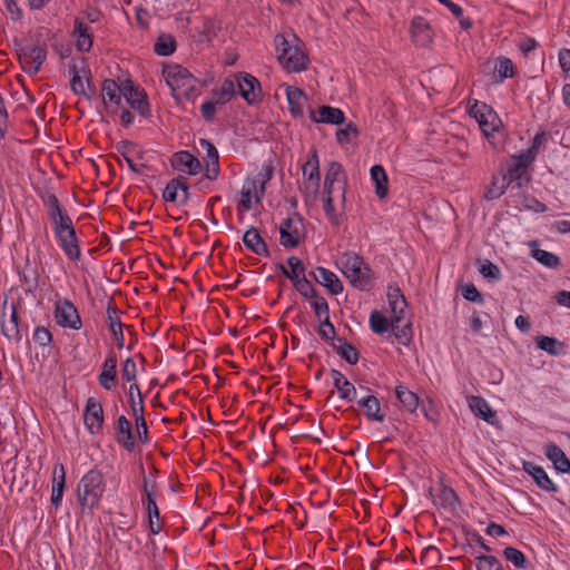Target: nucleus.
I'll return each mask as SVG.
<instances>
[{
  "mask_svg": "<svg viewBox=\"0 0 570 570\" xmlns=\"http://www.w3.org/2000/svg\"><path fill=\"white\" fill-rule=\"evenodd\" d=\"M346 183L343 166L337 161H331L324 178L322 200L324 212L334 225L340 224L345 208Z\"/></svg>",
  "mask_w": 570,
  "mask_h": 570,
  "instance_id": "nucleus-1",
  "label": "nucleus"
},
{
  "mask_svg": "<svg viewBox=\"0 0 570 570\" xmlns=\"http://www.w3.org/2000/svg\"><path fill=\"white\" fill-rule=\"evenodd\" d=\"M47 205L49 219L59 246L69 259L78 261L80 247L70 216L61 208L55 196L49 197Z\"/></svg>",
  "mask_w": 570,
  "mask_h": 570,
  "instance_id": "nucleus-2",
  "label": "nucleus"
},
{
  "mask_svg": "<svg viewBox=\"0 0 570 570\" xmlns=\"http://www.w3.org/2000/svg\"><path fill=\"white\" fill-rule=\"evenodd\" d=\"M163 78L171 91L173 98L181 104L195 101L200 94L199 81L186 68L171 63L163 68Z\"/></svg>",
  "mask_w": 570,
  "mask_h": 570,
  "instance_id": "nucleus-3",
  "label": "nucleus"
},
{
  "mask_svg": "<svg viewBox=\"0 0 570 570\" xmlns=\"http://www.w3.org/2000/svg\"><path fill=\"white\" fill-rule=\"evenodd\" d=\"M274 45L278 62L289 72H299L307 66V56L294 35H277Z\"/></svg>",
  "mask_w": 570,
  "mask_h": 570,
  "instance_id": "nucleus-4",
  "label": "nucleus"
},
{
  "mask_svg": "<svg viewBox=\"0 0 570 570\" xmlns=\"http://www.w3.org/2000/svg\"><path fill=\"white\" fill-rule=\"evenodd\" d=\"M336 266L354 287L361 291H368L372 287V272L357 254L343 253L337 258Z\"/></svg>",
  "mask_w": 570,
  "mask_h": 570,
  "instance_id": "nucleus-5",
  "label": "nucleus"
},
{
  "mask_svg": "<svg viewBox=\"0 0 570 570\" xmlns=\"http://www.w3.org/2000/svg\"><path fill=\"white\" fill-rule=\"evenodd\" d=\"M106 490L104 475L98 470L88 471L77 487V499L81 508L92 512L100 503Z\"/></svg>",
  "mask_w": 570,
  "mask_h": 570,
  "instance_id": "nucleus-6",
  "label": "nucleus"
},
{
  "mask_svg": "<svg viewBox=\"0 0 570 570\" xmlns=\"http://www.w3.org/2000/svg\"><path fill=\"white\" fill-rule=\"evenodd\" d=\"M469 114L478 122L489 144L495 146V135L503 128V122L497 111L485 102L474 100L469 105Z\"/></svg>",
  "mask_w": 570,
  "mask_h": 570,
  "instance_id": "nucleus-7",
  "label": "nucleus"
},
{
  "mask_svg": "<svg viewBox=\"0 0 570 570\" xmlns=\"http://www.w3.org/2000/svg\"><path fill=\"white\" fill-rule=\"evenodd\" d=\"M268 173H257L256 175L248 176L240 189V200L238 209L252 210L256 208L265 194V185L269 180Z\"/></svg>",
  "mask_w": 570,
  "mask_h": 570,
  "instance_id": "nucleus-8",
  "label": "nucleus"
},
{
  "mask_svg": "<svg viewBox=\"0 0 570 570\" xmlns=\"http://www.w3.org/2000/svg\"><path fill=\"white\" fill-rule=\"evenodd\" d=\"M302 176L304 194L315 199L320 193L321 186L320 158L316 151H313L302 166Z\"/></svg>",
  "mask_w": 570,
  "mask_h": 570,
  "instance_id": "nucleus-9",
  "label": "nucleus"
},
{
  "mask_svg": "<svg viewBox=\"0 0 570 570\" xmlns=\"http://www.w3.org/2000/svg\"><path fill=\"white\" fill-rule=\"evenodd\" d=\"M53 316L60 327L76 331L81 328L79 313L76 306L68 299H58L55 303Z\"/></svg>",
  "mask_w": 570,
  "mask_h": 570,
  "instance_id": "nucleus-10",
  "label": "nucleus"
},
{
  "mask_svg": "<svg viewBox=\"0 0 570 570\" xmlns=\"http://www.w3.org/2000/svg\"><path fill=\"white\" fill-rule=\"evenodd\" d=\"M105 423L104 409L98 399L95 396L88 397L83 411V424L86 430L91 435H97L102 432Z\"/></svg>",
  "mask_w": 570,
  "mask_h": 570,
  "instance_id": "nucleus-11",
  "label": "nucleus"
},
{
  "mask_svg": "<svg viewBox=\"0 0 570 570\" xmlns=\"http://www.w3.org/2000/svg\"><path fill=\"white\" fill-rule=\"evenodd\" d=\"M232 78L235 80V88H238L239 95L247 104L254 105L262 100L261 83L254 76L244 72Z\"/></svg>",
  "mask_w": 570,
  "mask_h": 570,
  "instance_id": "nucleus-12",
  "label": "nucleus"
},
{
  "mask_svg": "<svg viewBox=\"0 0 570 570\" xmlns=\"http://www.w3.org/2000/svg\"><path fill=\"white\" fill-rule=\"evenodd\" d=\"M122 100L141 116L149 112V104L142 90L130 82H122Z\"/></svg>",
  "mask_w": 570,
  "mask_h": 570,
  "instance_id": "nucleus-13",
  "label": "nucleus"
},
{
  "mask_svg": "<svg viewBox=\"0 0 570 570\" xmlns=\"http://www.w3.org/2000/svg\"><path fill=\"white\" fill-rule=\"evenodd\" d=\"M281 88L284 89L291 115L295 118L303 117L307 104V96L305 92L297 87L285 83H283Z\"/></svg>",
  "mask_w": 570,
  "mask_h": 570,
  "instance_id": "nucleus-14",
  "label": "nucleus"
},
{
  "mask_svg": "<svg viewBox=\"0 0 570 570\" xmlns=\"http://www.w3.org/2000/svg\"><path fill=\"white\" fill-rule=\"evenodd\" d=\"M387 304L393 324H400L404 320L406 301L397 286L389 285Z\"/></svg>",
  "mask_w": 570,
  "mask_h": 570,
  "instance_id": "nucleus-15",
  "label": "nucleus"
},
{
  "mask_svg": "<svg viewBox=\"0 0 570 570\" xmlns=\"http://www.w3.org/2000/svg\"><path fill=\"white\" fill-rule=\"evenodd\" d=\"M47 53L46 50L41 47L33 46L27 49H23L20 55V61L22 63L23 70L29 75H36L46 60Z\"/></svg>",
  "mask_w": 570,
  "mask_h": 570,
  "instance_id": "nucleus-16",
  "label": "nucleus"
},
{
  "mask_svg": "<svg viewBox=\"0 0 570 570\" xmlns=\"http://www.w3.org/2000/svg\"><path fill=\"white\" fill-rule=\"evenodd\" d=\"M102 99L110 112H117L122 105V83L118 85L112 79H106L101 87Z\"/></svg>",
  "mask_w": 570,
  "mask_h": 570,
  "instance_id": "nucleus-17",
  "label": "nucleus"
},
{
  "mask_svg": "<svg viewBox=\"0 0 570 570\" xmlns=\"http://www.w3.org/2000/svg\"><path fill=\"white\" fill-rule=\"evenodd\" d=\"M301 238V222L297 218H286L279 225V242L284 247H295Z\"/></svg>",
  "mask_w": 570,
  "mask_h": 570,
  "instance_id": "nucleus-18",
  "label": "nucleus"
},
{
  "mask_svg": "<svg viewBox=\"0 0 570 570\" xmlns=\"http://www.w3.org/2000/svg\"><path fill=\"white\" fill-rule=\"evenodd\" d=\"M469 409L478 417L482 419L487 423L494 425L498 422L497 413L492 410L489 402L476 395L468 396L466 399Z\"/></svg>",
  "mask_w": 570,
  "mask_h": 570,
  "instance_id": "nucleus-19",
  "label": "nucleus"
},
{
  "mask_svg": "<svg viewBox=\"0 0 570 570\" xmlns=\"http://www.w3.org/2000/svg\"><path fill=\"white\" fill-rule=\"evenodd\" d=\"M173 167L180 173L188 175H197L202 170V165L189 151H178L171 158Z\"/></svg>",
  "mask_w": 570,
  "mask_h": 570,
  "instance_id": "nucleus-20",
  "label": "nucleus"
},
{
  "mask_svg": "<svg viewBox=\"0 0 570 570\" xmlns=\"http://www.w3.org/2000/svg\"><path fill=\"white\" fill-rule=\"evenodd\" d=\"M309 118L318 124L342 125L345 120V115L340 108L321 106L316 111H309Z\"/></svg>",
  "mask_w": 570,
  "mask_h": 570,
  "instance_id": "nucleus-21",
  "label": "nucleus"
},
{
  "mask_svg": "<svg viewBox=\"0 0 570 570\" xmlns=\"http://www.w3.org/2000/svg\"><path fill=\"white\" fill-rule=\"evenodd\" d=\"M163 199L166 203L184 205L188 199V186L181 179H171L163 191Z\"/></svg>",
  "mask_w": 570,
  "mask_h": 570,
  "instance_id": "nucleus-22",
  "label": "nucleus"
},
{
  "mask_svg": "<svg viewBox=\"0 0 570 570\" xmlns=\"http://www.w3.org/2000/svg\"><path fill=\"white\" fill-rule=\"evenodd\" d=\"M200 147L206 151L205 157V176L209 180H215L219 176V155L216 147L206 139H200Z\"/></svg>",
  "mask_w": 570,
  "mask_h": 570,
  "instance_id": "nucleus-23",
  "label": "nucleus"
},
{
  "mask_svg": "<svg viewBox=\"0 0 570 570\" xmlns=\"http://www.w3.org/2000/svg\"><path fill=\"white\" fill-rule=\"evenodd\" d=\"M72 37L78 51L88 52L92 47V33L88 24L80 18L73 21Z\"/></svg>",
  "mask_w": 570,
  "mask_h": 570,
  "instance_id": "nucleus-24",
  "label": "nucleus"
},
{
  "mask_svg": "<svg viewBox=\"0 0 570 570\" xmlns=\"http://www.w3.org/2000/svg\"><path fill=\"white\" fill-rule=\"evenodd\" d=\"M115 430L117 442L127 451H132L136 446V441L132 433L131 423L124 414L117 417Z\"/></svg>",
  "mask_w": 570,
  "mask_h": 570,
  "instance_id": "nucleus-25",
  "label": "nucleus"
},
{
  "mask_svg": "<svg viewBox=\"0 0 570 570\" xmlns=\"http://www.w3.org/2000/svg\"><path fill=\"white\" fill-rule=\"evenodd\" d=\"M363 414L368 421L382 423L385 419V412L382 410L379 399L368 394L357 401Z\"/></svg>",
  "mask_w": 570,
  "mask_h": 570,
  "instance_id": "nucleus-26",
  "label": "nucleus"
},
{
  "mask_svg": "<svg viewBox=\"0 0 570 570\" xmlns=\"http://www.w3.org/2000/svg\"><path fill=\"white\" fill-rule=\"evenodd\" d=\"M100 386L106 391H111L117 384V360L114 355H108L98 375Z\"/></svg>",
  "mask_w": 570,
  "mask_h": 570,
  "instance_id": "nucleus-27",
  "label": "nucleus"
},
{
  "mask_svg": "<svg viewBox=\"0 0 570 570\" xmlns=\"http://www.w3.org/2000/svg\"><path fill=\"white\" fill-rule=\"evenodd\" d=\"M523 471L532 476L533 481L540 489L547 492H557V485L541 466L531 462H524Z\"/></svg>",
  "mask_w": 570,
  "mask_h": 570,
  "instance_id": "nucleus-28",
  "label": "nucleus"
},
{
  "mask_svg": "<svg viewBox=\"0 0 570 570\" xmlns=\"http://www.w3.org/2000/svg\"><path fill=\"white\" fill-rule=\"evenodd\" d=\"M314 278L334 295L343 292V284L337 275L325 267H317L314 272Z\"/></svg>",
  "mask_w": 570,
  "mask_h": 570,
  "instance_id": "nucleus-29",
  "label": "nucleus"
},
{
  "mask_svg": "<svg viewBox=\"0 0 570 570\" xmlns=\"http://www.w3.org/2000/svg\"><path fill=\"white\" fill-rule=\"evenodd\" d=\"M235 92V80L233 78H226L219 86L212 90L209 98L220 108L233 99Z\"/></svg>",
  "mask_w": 570,
  "mask_h": 570,
  "instance_id": "nucleus-30",
  "label": "nucleus"
},
{
  "mask_svg": "<svg viewBox=\"0 0 570 570\" xmlns=\"http://www.w3.org/2000/svg\"><path fill=\"white\" fill-rule=\"evenodd\" d=\"M547 459L553 464V468L560 473L570 472V461L564 452L554 443H549L544 448Z\"/></svg>",
  "mask_w": 570,
  "mask_h": 570,
  "instance_id": "nucleus-31",
  "label": "nucleus"
},
{
  "mask_svg": "<svg viewBox=\"0 0 570 570\" xmlns=\"http://www.w3.org/2000/svg\"><path fill=\"white\" fill-rule=\"evenodd\" d=\"M331 377L337 390L340 399L344 401H353L356 397L355 386L337 370H332Z\"/></svg>",
  "mask_w": 570,
  "mask_h": 570,
  "instance_id": "nucleus-32",
  "label": "nucleus"
},
{
  "mask_svg": "<svg viewBox=\"0 0 570 570\" xmlns=\"http://www.w3.org/2000/svg\"><path fill=\"white\" fill-rule=\"evenodd\" d=\"M412 40L420 45L425 46L431 40V30L426 20L422 17H414L410 28Z\"/></svg>",
  "mask_w": 570,
  "mask_h": 570,
  "instance_id": "nucleus-33",
  "label": "nucleus"
},
{
  "mask_svg": "<svg viewBox=\"0 0 570 570\" xmlns=\"http://www.w3.org/2000/svg\"><path fill=\"white\" fill-rule=\"evenodd\" d=\"M66 483V471L62 464H57L53 469V478H52V493H51V503L55 507H59L61 504L65 491Z\"/></svg>",
  "mask_w": 570,
  "mask_h": 570,
  "instance_id": "nucleus-34",
  "label": "nucleus"
},
{
  "mask_svg": "<svg viewBox=\"0 0 570 570\" xmlns=\"http://www.w3.org/2000/svg\"><path fill=\"white\" fill-rule=\"evenodd\" d=\"M245 246L257 255H266L267 247L258 230L254 227L247 229L243 235Z\"/></svg>",
  "mask_w": 570,
  "mask_h": 570,
  "instance_id": "nucleus-35",
  "label": "nucleus"
},
{
  "mask_svg": "<svg viewBox=\"0 0 570 570\" xmlns=\"http://www.w3.org/2000/svg\"><path fill=\"white\" fill-rule=\"evenodd\" d=\"M395 394L397 400L406 411H409L410 413H414L417 410L420 405V399L414 392L410 391L405 385H396Z\"/></svg>",
  "mask_w": 570,
  "mask_h": 570,
  "instance_id": "nucleus-36",
  "label": "nucleus"
},
{
  "mask_svg": "<svg viewBox=\"0 0 570 570\" xmlns=\"http://www.w3.org/2000/svg\"><path fill=\"white\" fill-rule=\"evenodd\" d=\"M2 334L10 341H18L20 338L19 321L16 306H10V315L8 318L2 320L1 324Z\"/></svg>",
  "mask_w": 570,
  "mask_h": 570,
  "instance_id": "nucleus-37",
  "label": "nucleus"
},
{
  "mask_svg": "<svg viewBox=\"0 0 570 570\" xmlns=\"http://www.w3.org/2000/svg\"><path fill=\"white\" fill-rule=\"evenodd\" d=\"M371 179L375 185V194L379 198L387 195V175L381 165H374L370 169Z\"/></svg>",
  "mask_w": 570,
  "mask_h": 570,
  "instance_id": "nucleus-38",
  "label": "nucleus"
},
{
  "mask_svg": "<svg viewBox=\"0 0 570 570\" xmlns=\"http://www.w3.org/2000/svg\"><path fill=\"white\" fill-rule=\"evenodd\" d=\"M371 330L379 334L383 335L387 333L390 330L394 328L395 324H393L392 318H387L382 312L374 311L370 314L368 318Z\"/></svg>",
  "mask_w": 570,
  "mask_h": 570,
  "instance_id": "nucleus-39",
  "label": "nucleus"
},
{
  "mask_svg": "<svg viewBox=\"0 0 570 570\" xmlns=\"http://www.w3.org/2000/svg\"><path fill=\"white\" fill-rule=\"evenodd\" d=\"M538 348L547 352L552 356L560 355L564 350V344L554 337L540 335L535 338Z\"/></svg>",
  "mask_w": 570,
  "mask_h": 570,
  "instance_id": "nucleus-40",
  "label": "nucleus"
},
{
  "mask_svg": "<svg viewBox=\"0 0 570 570\" xmlns=\"http://www.w3.org/2000/svg\"><path fill=\"white\" fill-rule=\"evenodd\" d=\"M128 402L130 405L132 417L144 415V400L141 396L139 385L137 383H132L129 385Z\"/></svg>",
  "mask_w": 570,
  "mask_h": 570,
  "instance_id": "nucleus-41",
  "label": "nucleus"
},
{
  "mask_svg": "<svg viewBox=\"0 0 570 570\" xmlns=\"http://www.w3.org/2000/svg\"><path fill=\"white\" fill-rule=\"evenodd\" d=\"M511 181L504 174L493 177L491 185L489 186L485 197L490 200L500 198L509 187Z\"/></svg>",
  "mask_w": 570,
  "mask_h": 570,
  "instance_id": "nucleus-42",
  "label": "nucleus"
},
{
  "mask_svg": "<svg viewBox=\"0 0 570 570\" xmlns=\"http://www.w3.org/2000/svg\"><path fill=\"white\" fill-rule=\"evenodd\" d=\"M108 321H109V330L111 332V335L114 340L117 343L118 348H124L125 346V336L122 331V323L120 322L119 317L116 315L115 309L108 308Z\"/></svg>",
  "mask_w": 570,
  "mask_h": 570,
  "instance_id": "nucleus-43",
  "label": "nucleus"
},
{
  "mask_svg": "<svg viewBox=\"0 0 570 570\" xmlns=\"http://www.w3.org/2000/svg\"><path fill=\"white\" fill-rule=\"evenodd\" d=\"M282 271L292 282L305 276V266L296 256H289L286 266H282Z\"/></svg>",
  "mask_w": 570,
  "mask_h": 570,
  "instance_id": "nucleus-44",
  "label": "nucleus"
},
{
  "mask_svg": "<svg viewBox=\"0 0 570 570\" xmlns=\"http://www.w3.org/2000/svg\"><path fill=\"white\" fill-rule=\"evenodd\" d=\"M82 63H83L82 60L81 61L73 60L71 62V65L69 66V72L71 75L70 87H71V90L76 95H85L86 94V81L79 73V71H80L79 65H82Z\"/></svg>",
  "mask_w": 570,
  "mask_h": 570,
  "instance_id": "nucleus-45",
  "label": "nucleus"
},
{
  "mask_svg": "<svg viewBox=\"0 0 570 570\" xmlns=\"http://www.w3.org/2000/svg\"><path fill=\"white\" fill-rule=\"evenodd\" d=\"M136 523L134 513L118 512L114 520L115 532L127 533Z\"/></svg>",
  "mask_w": 570,
  "mask_h": 570,
  "instance_id": "nucleus-46",
  "label": "nucleus"
},
{
  "mask_svg": "<svg viewBox=\"0 0 570 570\" xmlns=\"http://www.w3.org/2000/svg\"><path fill=\"white\" fill-rule=\"evenodd\" d=\"M532 257L548 268H556L560 264L557 255L540 248L532 249Z\"/></svg>",
  "mask_w": 570,
  "mask_h": 570,
  "instance_id": "nucleus-47",
  "label": "nucleus"
},
{
  "mask_svg": "<svg viewBox=\"0 0 570 570\" xmlns=\"http://www.w3.org/2000/svg\"><path fill=\"white\" fill-rule=\"evenodd\" d=\"M175 40L168 35L160 36L154 46L155 52L161 57L170 56L175 51Z\"/></svg>",
  "mask_w": 570,
  "mask_h": 570,
  "instance_id": "nucleus-48",
  "label": "nucleus"
},
{
  "mask_svg": "<svg viewBox=\"0 0 570 570\" xmlns=\"http://www.w3.org/2000/svg\"><path fill=\"white\" fill-rule=\"evenodd\" d=\"M494 70L499 77V81H503L514 75V66L509 58H499L494 66Z\"/></svg>",
  "mask_w": 570,
  "mask_h": 570,
  "instance_id": "nucleus-49",
  "label": "nucleus"
},
{
  "mask_svg": "<svg viewBox=\"0 0 570 570\" xmlns=\"http://www.w3.org/2000/svg\"><path fill=\"white\" fill-rule=\"evenodd\" d=\"M395 341L403 346H407L412 341V327L410 323L404 325L395 324L394 328H392Z\"/></svg>",
  "mask_w": 570,
  "mask_h": 570,
  "instance_id": "nucleus-50",
  "label": "nucleus"
},
{
  "mask_svg": "<svg viewBox=\"0 0 570 570\" xmlns=\"http://www.w3.org/2000/svg\"><path fill=\"white\" fill-rule=\"evenodd\" d=\"M504 558L511 562L515 568L523 569L527 564L525 556L522 551L508 547L503 550Z\"/></svg>",
  "mask_w": 570,
  "mask_h": 570,
  "instance_id": "nucleus-51",
  "label": "nucleus"
},
{
  "mask_svg": "<svg viewBox=\"0 0 570 570\" xmlns=\"http://www.w3.org/2000/svg\"><path fill=\"white\" fill-rule=\"evenodd\" d=\"M309 305L315 312L318 320H323L324 317L330 316L328 315V304L325 301V298L318 296L317 294H314L312 297L308 298Z\"/></svg>",
  "mask_w": 570,
  "mask_h": 570,
  "instance_id": "nucleus-52",
  "label": "nucleus"
},
{
  "mask_svg": "<svg viewBox=\"0 0 570 570\" xmlns=\"http://www.w3.org/2000/svg\"><path fill=\"white\" fill-rule=\"evenodd\" d=\"M147 514L149 529L153 534H158L161 531V524L159 522V510L156 503L147 504Z\"/></svg>",
  "mask_w": 570,
  "mask_h": 570,
  "instance_id": "nucleus-53",
  "label": "nucleus"
},
{
  "mask_svg": "<svg viewBox=\"0 0 570 570\" xmlns=\"http://www.w3.org/2000/svg\"><path fill=\"white\" fill-rule=\"evenodd\" d=\"M475 567L476 570H500L501 563L493 556H478L475 557Z\"/></svg>",
  "mask_w": 570,
  "mask_h": 570,
  "instance_id": "nucleus-54",
  "label": "nucleus"
},
{
  "mask_svg": "<svg viewBox=\"0 0 570 570\" xmlns=\"http://www.w3.org/2000/svg\"><path fill=\"white\" fill-rule=\"evenodd\" d=\"M358 135L357 127L353 122H348L344 128L336 131V139L340 144H348Z\"/></svg>",
  "mask_w": 570,
  "mask_h": 570,
  "instance_id": "nucleus-55",
  "label": "nucleus"
},
{
  "mask_svg": "<svg viewBox=\"0 0 570 570\" xmlns=\"http://www.w3.org/2000/svg\"><path fill=\"white\" fill-rule=\"evenodd\" d=\"M32 338L36 344H38L41 347H47L52 342V334L50 331L45 326H37L33 330Z\"/></svg>",
  "mask_w": 570,
  "mask_h": 570,
  "instance_id": "nucleus-56",
  "label": "nucleus"
},
{
  "mask_svg": "<svg viewBox=\"0 0 570 570\" xmlns=\"http://www.w3.org/2000/svg\"><path fill=\"white\" fill-rule=\"evenodd\" d=\"M479 272L484 278L491 281H498L501 277L500 268L490 261L482 262L480 264Z\"/></svg>",
  "mask_w": 570,
  "mask_h": 570,
  "instance_id": "nucleus-57",
  "label": "nucleus"
},
{
  "mask_svg": "<svg viewBox=\"0 0 570 570\" xmlns=\"http://www.w3.org/2000/svg\"><path fill=\"white\" fill-rule=\"evenodd\" d=\"M137 372L136 362L131 357H128L121 365L122 377L130 384L136 383Z\"/></svg>",
  "mask_w": 570,
  "mask_h": 570,
  "instance_id": "nucleus-58",
  "label": "nucleus"
},
{
  "mask_svg": "<svg viewBox=\"0 0 570 570\" xmlns=\"http://www.w3.org/2000/svg\"><path fill=\"white\" fill-rule=\"evenodd\" d=\"M296 291L304 296L305 298L312 297L314 294H316L315 288L311 284V282L306 278V276H303L302 278H298L294 282H292Z\"/></svg>",
  "mask_w": 570,
  "mask_h": 570,
  "instance_id": "nucleus-59",
  "label": "nucleus"
},
{
  "mask_svg": "<svg viewBox=\"0 0 570 570\" xmlns=\"http://www.w3.org/2000/svg\"><path fill=\"white\" fill-rule=\"evenodd\" d=\"M434 502L443 507H453L456 503V495L452 489L442 488Z\"/></svg>",
  "mask_w": 570,
  "mask_h": 570,
  "instance_id": "nucleus-60",
  "label": "nucleus"
},
{
  "mask_svg": "<svg viewBox=\"0 0 570 570\" xmlns=\"http://www.w3.org/2000/svg\"><path fill=\"white\" fill-rule=\"evenodd\" d=\"M157 493L155 491V482L148 476L144 478V498L142 502L147 504L156 503Z\"/></svg>",
  "mask_w": 570,
  "mask_h": 570,
  "instance_id": "nucleus-61",
  "label": "nucleus"
},
{
  "mask_svg": "<svg viewBox=\"0 0 570 570\" xmlns=\"http://www.w3.org/2000/svg\"><path fill=\"white\" fill-rule=\"evenodd\" d=\"M340 355L348 364H356L358 362V352L351 344L344 343L343 345H341Z\"/></svg>",
  "mask_w": 570,
  "mask_h": 570,
  "instance_id": "nucleus-62",
  "label": "nucleus"
},
{
  "mask_svg": "<svg viewBox=\"0 0 570 570\" xmlns=\"http://www.w3.org/2000/svg\"><path fill=\"white\" fill-rule=\"evenodd\" d=\"M558 60L564 78L570 79V49H561L558 53Z\"/></svg>",
  "mask_w": 570,
  "mask_h": 570,
  "instance_id": "nucleus-63",
  "label": "nucleus"
},
{
  "mask_svg": "<svg viewBox=\"0 0 570 570\" xmlns=\"http://www.w3.org/2000/svg\"><path fill=\"white\" fill-rule=\"evenodd\" d=\"M219 107L214 104V101L209 98L206 101H204L200 106V114L202 117L206 121H213L216 115V111Z\"/></svg>",
  "mask_w": 570,
  "mask_h": 570,
  "instance_id": "nucleus-64",
  "label": "nucleus"
}]
</instances>
